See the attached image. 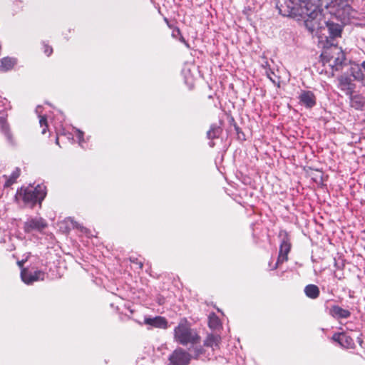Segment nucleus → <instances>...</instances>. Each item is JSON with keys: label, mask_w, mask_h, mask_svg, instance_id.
I'll return each mask as SVG.
<instances>
[{"label": "nucleus", "mask_w": 365, "mask_h": 365, "mask_svg": "<svg viewBox=\"0 0 365 365\" xmlns=\"http://www.w3.org/2000/svg\"><path fill=\"white\" fill-rule=\"evenodd\" d=\"M174 341L182 346L190 344L194 346L200 344V336L197 331L192 329L185 318L182 319L173 331Z\"/></svg>", "instance_id": "1"}, {"label": "nucleus", "mask_w": 365, "mask_h": 365, "mask_svg": "<svg viewBox=\"0 0 365 365\" xmlns=\"http://www.w3.org/2000/svg\"><path fill=\"white\" fill-rule=\"evenodd\" d=\"M331 13L334 19L341 24H346L351 18L354 17L355 11L352 9L349 0H335L331 2Z\"/></svg>", "instance_id": "2"}, {"label": "nucleus", "mask_w": 365, "mask_h": 365, "mask_svg": "<svg viewBox=\"0 0 365 365\" xmlns=\"http://www.w3.org/2000/svg\"><path fill=\"white\" fill-rule=\"evenodd\" d=\"M321 58L324 63H329L336 71L340 69L345 61L344 53L336 46L324 50L321 54Z\"/></svg>", "instance_id": "3"}, {"label": "nucleus", "mask_w": 365, "mask_h": 365, "mask_svg": "<svg viewBox=\"0 0 365 365\" xmlns=\"http://www.w3.org/2000/svg\"><path fill=\"white\" fill-rule=\"evenodd\" d=\"M22 198L26 204L34 206L36 203L41 204L46 197V187L43 185H38L36 187L29 186L24 189L21 188Z\"/></svg>", "instance_id": "4"}, {"label": "nucleus", "mask_w": 365, "mask_h": 365, "mask_svg": "<svg viewBox=\"0 0 365 365\" xmlns=\"http://www.w3.org/2000/svg\"><path fill=\"white\" fill-rule=\"evenodd\" d=\"M191 359L190 353L182 348H177L169 356L168 360L175 365H188Z\"/></svg>", "instance_id": "5"}, {"label": "nucleus", "mask_w": 365, "mask_h": 365, "mask_svg": "<svg viewBox=\"0 0 365 365\" xmlns=\"http://www.w3.org/2000/svg\"><path fill=\"white\" fill-rule=\"evenodd\" d=\"M45 275V272L41 270H30L24 268L21 272V279L26 284H31L34 282L42 281L44 279Z\"/></svg>", "instance_id": "6"}, {"label": "nucleus", "mask_w": 365, "mask_h": 365, "mask_svg": "<svg viewBox=\"0 0 365 365\" xmlns=\"http://www.w3.org/2000/svg\"><path fill=\"white\" fill-rule=\"evenodd\" d=\"M47 227V222L44 219L40 217L29 218L24 222V230L26 232L33 231L41 232Z\"/></svg>", "instance_id": "7"}, {"label": "nucleus", "mask_w": 365, "mask_h": 365, "mask_svg": "<svg viewBox=\"0 0 365 365\" xmlns=\"http://www.w3.org/2000/svg\"><path fill=\"white\" fill-rule=\"evenodd\" d=\"M332 340L337 342L343 348H354V341L353 339L344 332L334 334L332 336Z\"/></svg>", "instance_id": "8"}, {"label": "nucleus", "mask_w": 365, "mask_h": 365, "mask_svg": "<svg viewBox=\"0 0 365 365\" xmlns=\"http://www.w3.org/2000/svg\"><path fill=\"white\" fill-rule=\"evenodd\" d=\"M299 100L301 105L307 108H312L317 103L316 96L310 91H302L299 96Z\"/></svg>", "instance_id": "9"}, {"label": "nucleus", "mask_w": 365, "mask_h": 365, "mask_svg": "<svg viewBox=\"0 0 365 365\" xmlns=\"http://www.w3.org/2000/svg\"><path fill=\"white\" fill-rule=\"evenodd\" d=\"M144 324L152 327L163 329H166L168 327V320L161 316H157L155 317H145L144 319Z\"/></svg>", "instance_id": "10"}, {"label": "nucleus", "mask_w": 365, "mask_h": 365, "mask_svg": "<svg viewBox=\"0 0 365 365\" xmlns=\"http://www.w3.org/2000/svg\"><path fill=\"white\" fill-rule=\"evenodd\" d=\"M329 314L336 320L348 319L351 316V312L343 309L339 305H332L329 309Z\"/></svg>", "instance_id": "11"}, {"label": "nucleus", "mask_w": 365, "mask_h": 365, "mask_svg": "<svg viewBox=\"0 0 365 365\" xmlns=\"http://www.w3.org/2000/svg\"><path fill=\"white\" fill-rule=\"evenodd\" d=\"M339 84L341 91H345L346 95H351L355 89V84L350 77L341 76L339 78Z\"/></svg>", "instance_id": "12"}, {"label": "nucleus", "mask_w": 365, "mask_h": 365, "mask_svg": "<svg viewBox=\"0 0 365 365\" xmlns=\"http://www.w3.org/2000/svg\"><path fill=\"white\" fill-rule=\"evenodd\" d=\"M1 131L3 135L4 136L8 145L11 148H16L18 145L17 140L14 137L13 133L11 132L9 125L6 123H4L1 125Z\"/></svg>", "instance_id": "13"}, {"label": "nucleus", "mask_w": 365, "mask_h": 365, "mask_svg": "<svg viewBox=\"0 0 365 365\" xmlns=\"http://www.w3.org/2000/svg\"><path fill=\"white\" fill-rule=\"evenodd\" d=\"M221 336L219 334H209L205 339L203 344L206 347H210L213 351L220 348Z\"/></svg>", "instance_id": "14"}, {"label": "nucleus", "mask_w": 365, "mask_h": 365, "mask_svg": "<svg viewBox=\"0 0 365 365\" xmlns=\"http://www.w3.org/2000/svg\"><path fill=\"white\" fill-rule=\"evenodd\" d=\"M196 71V67L193 64H185L182 70V74L184 77L185 82L189 86L193 84V71Z\"/></svg>", "instance_id": "15"}, {"label": "nucleus", "mask_w": 365, "mask_h": 365, "mask_svg": "<svg viewBox=\"0 0 365 365\" xmlns=\"http://www.w3.org/2000/svg\"><path fill=\"white\" fill-rule=\"evenodd\" d=\"M351 76L354 80L365 86V60L361 63L359 68L351 69Z\"/></svg>", "instance_id": "16"}, {"label": "nucleus", "mask_w": 365, "mask_h": 365, "mask_svg": "<svg viewBox=\"0 0 365 365\" xmlns=\"http://www.w3.org/2000/svg\"><path fill=\"white\" fill-rule=\"evenodd\" d=\"M71 135L73 137H76L77 139V142L80 147H81L83 149H86L88 148V141L90 138L89 136H88L86 138H84V133L76 128H73L72 133Z\"/></svg>", "instance_id": "17"}, {"label": "nucleus", "mask_w": 365, "mask_h": 365, "mask_svg": "<svg viewBox=\"0 0 365 365\" xmlns=\"http://www.w3.org/2000/svg\"><path fill=\"white\" fill-rule=\"evenodd\" d=\"M349 96L351 107L359 110H363L365 105L364 98L361 95H353V93Z\"/></svg>", "instance_id": "18"}, {"label": "nucleus", "mask_w": 365, "mask_h": 365, "mask_svg": "<svg viewBox=\"0 0 365 365\" xmlns=\"http://www.w3.org/2000/svg\"><path fill=\"white\" fill-rule=\"evenodd\" d=\"M20 175V170L16 168L9 176L3 175L0 178V183L4 182V187H8L13 185Z\"/></svg>", "instance_id": "19"}, {"label": "nucleus", "mask_w": 365, "mask_h": 365, "mask_svg": "<svg viewBox=\"0 0 365 365\" xmlns=\"http://www.w3.org/2000/svg\"><path fill=\"white\" fill-rule=\"evenodd\" d=\"M304 293L306 296L310 299H317L319 295V289L315 284H308L304 287Z\"/></svg>", "instance_id": "20"}, {"label": "nucleus", "mask_w": 365, "mask_h": 365, "mask_svg": "<svg viewBox=\"0 0 365 365\" xmlns=\"http://www.w3.org/2000/svg\"><path fill=\"white\" fill-rule=\"evenodd\" d=\"M16 61L14 58L5 57L1 60L0 70L2 71H7L11 70L16 64Z\"/></svg>", "instance_id": "21"}, {"label": "nucleus", "mask_w": 365, "mask_h": 365, "mask_svg": "<svg viewBox=\"0 0 365 365\" xmlns=\"http://www.w3.org/2000/svg\"><path fill=\"white\" fill-rule=\"evenodd\" d=\"M222 130L220 126L216 124H212L210 126V130L207 132V136L209 139L217 138L221 134Z\"/></svg>", "instance_id": "22"}, {"label": "nucleus", "mask_w": 365, "mask_h": 365, "mask_svg": "<svg viewBox=\"0 0 365 365\" xmlns=\"http://www.w3.org/2000/svg\"><path fill=\"white\" fill-rule=\"evenodd\" d=\"M208 326L212 329H217L221 327L220 320L215 313H212L209 315Z\"/></svg>", "instance_id": "23"}, {"label": "nucleus", "mask_w": 365, "mask_h": 365, "mask_svg": "<svg viewBox=\"0 0 365 365\" xmlns=\"http://www.w3.org/2000/svg\"><path fill=\"white\" fill-rule=\"evenodd\" d=\"M41 108H42V107L41 106H38L36 108V113H38V115L39 124H40L41 127L44 126V128H43V130L41 131V133L45 134L46 133V128L48 127V124H47V119H46V115H41Z\"/></svg>", "instance_id": "24"}, {"label": "nucleus", "mask_w": 365, "mask_h": 365, "mask_svg": "<svg viewBox=\"0 0 365 365\" xmlns=\"http://www.w3.org/2000/svg\"><path fill=\"white\" fill-rule=\"evenodd\" d=\"M290 248V243L287 240L284 239L280 245L279 254L287 256Z\"/></svg>", "instance_id": "25"}, {"label": "nucleus", "mask_w": 365, "mask_h": 365, "mask_svg": "<svg viewBox=\"0 0 365 365\" xmlns=\"http://www.w3.org/2000/svg\"><path fill=\"white\" fill-rule=\"evenodd\" d=\"M266 73L267 78L272 82V83L279 87L280 82L279 81V78L274 74V73L271 70H269L266 71Z\"/></svg>", "instance_id": "26"}, {"label": "nucleus", "mask_w": 365, "mask_h": 365, "mask_svg": "<svg viewBox=\"0 0 365 365\" xmlns=\"http://www.w3.org/2000/svg\"><path fill=\"white\" fill-rule=\"evenodd\" d=\"M287 259H288L287 256L279 254L276 263L274 264V265L271 267V269L272 270L276 269L280 264H282L283 262H286Z\"/></svg>", "instance_id": "27"}, {"label": "nucleus", "mask_w": 365, "mask_h": 365, "mask_svg": "<svg viewBox=\"0 0 365 365\" xmlns=\"http://www.w3.org/2000/svg\"><path fill=\"white\" fill-rule=\"evenodd\" d=\"M193 349L195 357L197 358L204 353V349L201 346H196Z\"/></svg>", "instance_id": "28"}, {"label": "nucleus", "mask_w": 365, "mask_h": 365, "mask_svg": "<svg viewBox=\"0 0 365 365\" xmlns=\"http://www.w3.org/2000/svg\"><path fill=\"white\" fill-rule=\"evenodd\" d=\"M68 220L71 222V223L73 227L81 230V232H83L84 230H86V228L84 227L81 225L78 222H76L71 217H69Z\"/></svg>", "instance_id": "29"}, {"label": "nucleus", "mask_w": 365, "mask_h": 365, "mask_svg": "<svg viewBox=\"0 0 365 365\" xmlns=\"http://www.w3.org/2000/svg\"><path fill=\"white\" fill-rule=\"evenodd\" d=\"M43 52H44V53L47 56H51L52 54V53H53L52 47H51L48 44L45 43L44 42L43 43Z\"/></svg>", "instance_id": "30"}, {"label": "nucleus", "mask_w": 365, "mask_h": 365, "mask_svg": "<svg viewBox=\"0 0 365 365\" xmlns=\"http://www.w3.org/2000/svg\"><path fill=\"white\" fill-rule=\"evenodd\" d=\"M356 340H357V342L359 343V344L360 345V346L363 347V340L361 339V338L360 336H359V337H357Z\"/></svg>", "instance_id": "31"}, {"label": "nucleus", "mask_w": 365, "mask_h": 365, "mask_svg": "<svg viewBox=\"0 0 365 365\" xmlns=\"http://www.w3.org/2000/svg\"><path fill=\"white\" fill-rule=\"evenodd\" d=\"M24 263V260L18 262V264L20 267H21L23 266Z\"/></svg>", "instance_id": "32"}, {"label": "nucleus", "mask_w": 365, "mask_h": 365, "mask_svg": "<svg viewBox=\"0 0 365 365\" xmlns=\"http://www.w3.org/2000/svg\"><path fill=\"white\" fill-rule=\"evenodd\" d=\"M181 41L183 42L187 47H189V44L185 41V40L183 38H182Z\"/></svg>", "instance_id": "33"}, {"label": "nucleus", "mask_w": 365, "mask_h": 365, "mask_svg": "<svg viewBox=\"0 0 365 365\" xmlns=\"http://www.w3.org/2000/svg\"><path fill=\"white\" fill-rule=\"evenodd\" d=\"M214 145H215V144H214V143H213L212 141H210V142L209 143V145H210V147H213V146H214Z\"/></svg>", "instance_id": "34"}, {"label": "nucleus", "mask_w": 365, "mask_h": 365, "mask_svg": "<svg viewBox=\"0 0 365 365\" xmlns=\"http://www.w3.org/2000/svg\"><path fill=\"white\" fill-rule=\"evenodd\" d=\"M56 143L57 145H58V137H57V138H56Z\"/></svg>", "instance_id": "35"}, {"label": "nucleus", "mask_w": 365, "mask_h": 365, "mask_svg": "<svg viewBox=\"0 0 365 365\" xmlns=\"http://www.w3.org/2000/svg\"><path fill=\"white\" fill-rule=\"evenodd\" d=\"M307 2H312V3H314V1H312V0H307Z\"/></svg>", "instance_id": "36"}, {"label": "nucleus", "mask_w": 365, "mask_h": 365, "mask_svg": "<svg viewBox=\"0 0 365 365\" xmlns=\"http://www.w3.org/2000/svg\"><path fill=\"white\" fill-rule=\"evenodd\" d=\"M140 267L142 268L143 267V264L142 263H140Z\"/></svg>", "instance_id": "37"}]
</instances>
